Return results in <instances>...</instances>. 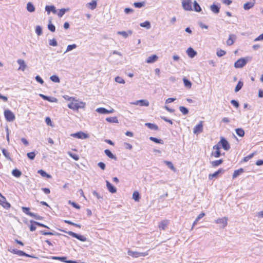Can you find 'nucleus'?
<instances>
[{
	"instance_id": "obj_1",
	"label": "nucleus",
	"mask_w": 263,
	"mask_h": 263,
	"mask_svg": "<svg viewBox=\"0 0 263 263\" xmlns=\"http://www.w3.org/2000/svg\"><path fill=\"white\" fill-rule=\"evenodd\" d=\"M59 230L68 234L70 236H71L72 237L76 238L81 241L84 242L87 240V238L83 235L78 234L72 231H66L61 229H59Z\"/></svg>"
},
{
	"instance_id": "obj_2",
	"label": "nucleus",
	"mask_w": 263,
	"mask_h": 263,
	"mask_svg": "<svg viewBox=\"0 0 263 263\" xmlns=\"http://www.w3.org/2000/svg\"><path fill=\"white\" fill-rule=\"evenodd\" d=\"M248 57L240 58L234 63V67L236 68H242L248 63Z\"/></svg>"
},
{
	"instance_id": "obj_3",
	"label": "nucleus",
	"mask_w": 263,
	"mask_h": 263,
	"mask_svg": "<svg viewBox=\"0 0 263 263\" xmlns=\"http://www.w3.org/2000/svg\"><path fill=\"white\" fill-rule=\"evenodd\" d=\"M4 116L8 122H12L15 119L14 114L9 109L5 110Z\"/></svg>"
},
{
	"instance_id": "obj_4",
	"label": "nucleus",
	"mask_w": 263,
	"mask_h": 263,
	"mask_svg": "<svg viewBox=\"0 0 263 263\" xmlns=\"http://www.w3.org/2000/svg\"><path fill=\"white\" fill-rule=\"evenodd\" d=\"M127 254L129 256L136 258L139 257H144L148 255V253L147 252H139L137 251H133L130 250H129L128 251Z\"/></svg>"
},
{
	"instance_id": "obj_5",
	"label": "nucleus",
	"mask_w": 263,
	"mask_h": 263,
	"mask_svg": "<svg viewBox=\"0 0 263 263\" xmlns=\"http://www.w3.org/2000/svg\"><path fill=\"white\" fill-rule=\"evenodd\" d=\"M182 6L184 10L186 11L192 10V0H182Z\"/></svg>"
},
{
	"instance_id": "obj_6",
	"label": "nucleus",
	"mask_w": 263,
	"mask_h": 263,
	"mask_svg": "<svg viewBox=\"0 0 263 263\" xmlns=\"http://www.w3.org/2000/svg\"><path fill=\"white\" fill-rule=\"evenodd\" d=\"M71 136L81 139H85L89 137L88 134L83 133V132H78L76 133L71 134Z\"/></svg>"
},
{
	"instance_id": "obj_7",
	"label": "nucleus",
	"mask_w": 263,
	"mask_h": 263,
	"mask_svg": "<svg viewBox=\"0 0 263 263\" xmlns=\"http://www.w3.org/2000/svg\"><path fill=\"white\" fill-rule=\"evenodd\" d=\"M218 144H220L222 148L225 151H228L230 148V146L228 141L223 137H221Z\"/></svg>"
},
{
	"instance_id": "obj_8",
	"label": "nucleus",
	"mask_w": 263,
	"mask_h": 263,
	"mask_svg": "<svg viewBox=\"0 0 263 263\" xmlns=\"http://www.w3.org/2000/svg\"><path fill=\"white\" fill-rule=\"evenodd\" d=\"M203 130V124H202V121H200V123L196 125L194 129H193V132L195 134H198L199 133H200Z\"/></svg>"
},
{
	"instance_id": "obj_9",
	"label": "nucleus",
	"mask_w": 263,
	"mask_h": 263,
	"mask_svg": "<svg viewBox=\"0 0 263 263\" xmlns=\"http://www.w3.org/2000/svg\"><path fill=\"white\" fill-rule=\"evenodd\" d=\"M224 170L222 168H219L218 171H216L213 174H210L209 175V179L210 180L213 179L214 178H217L218 177L219 174L223 173Z\"/></svg>"
},
{
	"instance_id": "obj_10",
	"label": "nucleus",
	"mask_w": 263,
	"mask_h": 263,
	"mask_svg": "<svg viewBox=\"0 0 263 263\" xmlns=\"http://www.w3.org/2000/svg\"><path fill=\"white\" fill-rule=\"evenodd\" d=\"M133 104L136 105H139L141 106H148L149 105V102L146 100H140L133 102Z\"/></svg>"
},
{
	"instance_id": "obj_11",
	"label": "nucleus",
	"mask_w": 263,
	"mask_h": 263,
	"mask_svg": "<svg viewBox=\"0 0 263 263\" xmlns=\"http://www.w3.org/2000/svg\"><path fill=\"white\" fill-rule=\"evenodd\" d=\"M96 111L101 114H108L113 112L114 110V109H111V110H107L103 107H99L96 109Z\"/></svg>"
},
{
	"instance_id": "obj_12",
	"label": "nucleus",
	"mask_w": 263,
	"mask_h": 263,
	"mask_svg": "<svg viewBox=\"0 0 263 263\" xmlns=\"http://www.w3.org/2000/svg\"><path fill=\"white\" fill-rule=\"evenodd\" d=\"M220 8V4H213L210 6V10L215 14L219 13Z\"/></svg>"
},
{
	"instance_id": "obj_13",
	"label": "nucleus",
	"mask_w": 263,
	"mask_h": 263,
	"mask_svg": "<svg viewBox=\"0 0 263 263\" xmlns=\"http://www.w3.org/2000/svg\"><path fill=\"white\" fill-rule=\"evenodd\" d=\"M213 149H215L216 151L215 152H212V155L214 156L216 158L220 157L221 156V153L220 151V147L218 145H215L213 146Z\"/></svg>"
},
{
	"instance_id": "obj_14",
	"label": "nucleus",
	"mask_w": 263,
	"mask_h": 263,
	"mask_svg": "<svg viewBox=\"0 0 263 263\" xmlns=\"http://www.w3.org/2000/svg\"><path fill=\"white\" fill-rule=\"evenodd\" d=\"M186 53L191 58H194L197 54V52L192 47H189L186 50Z\"/></svg>"
},
{
	"instance_id": "obj_15",
	"label": "nucleus",
	"mask_w": 263,
	"mask_h": 263,
	"mask_svg": "<svg viewBox=\"0 0 263 263\" xmlns=\"http://www.w3.org/2000/svg\"><path fill=\"white\" fill-rule=\"evenodd\" d=\"M106 183L107 190L109 192L112 194L116 193L117 189L111 183H110L108 180L106 181Z\"/></svg>"
},
{
	"instance_id": "obj_16",
	"label": "nucleus",
	"mask_w": 263,
	"mask_h": 263,
	"mask_svg": "<svg viewBox=\"0 0 263 263\" xmlns=\"http://www.w3.org/2000/svg\"><path fill=\"white\" fill-rule=\"evenodd\" d=\"M68 107L73 110H78L79 108H83V106H78V103L70 102L68 104Z\"/></svg>"
},
{
	"instance_id": "obj_17",
	"label": "nucleus",
	"mask_w": 263,
	"mask_h": 263,
	"mask_svg": "<svg viewBox=\"0 0 263 263\" xmlns=\"http://www.w3.org/2000/svg\"><path fill=\"white\" fill-rule=\"evenodd\" d=\"M39 96L44 100L48 101L50 102H57L58 101L57 99L54 97H50L43 94H40Z\"/></svg>"
},
{
	"instance_id": "obj_18",
	"label": "nucleus",
	"mask_w": 263,
	"mask_h": 263,
	"mask_svg": "<svg viewBox=\"0 0 263 263\" xmlns=\"http://www.w3.org/2000/svg\"><path fill=\"white\" fill-rule=\"evenodd\" d=\"M227 220H228V219L227 218L223 217V218H221L217 219V220H215V222L216 223L222 224V228H224L227 225V223H227Z\"/></svg>"
},
{
	"instance_id": "obj_19",
	"label": "nucleus",
	"mask_w": 263,
	"mask_h": 263,
	"mask_svg": "<svg viewBox=\"0 0 263 263\" xmlns=\"http://www.w3.org/2000/svg\"><path fill=\"white\" fill-rule=\"evenodd\" d=\"M236 40V36L235 34H231L229 35V38L227 41V44L228 46L233 45L234 41Z\"/></svg>"
},
{
	"instance_id": "obj_20",
	"label": "nucleus",
	"mask_w": 263,
	"mask_h": 263,
	"mask_svg": "<svg viewBox=\"0 0 263 263\" xmlns=\"http://www.w3.org/2000/svg\"><path fill=\"white\" fill-rule=\"evenodd\" d=\"M169 224V220H163L161 221L159 224V228L161 230H165L166 228Z\"/></svg>"
},
{
	"instance_id": "obj_21",
	"label": "nucleus",
	"mask_w": 263,
	"mask_h": 263,
	"mask_svg": "<svg viewBox=\"0 0 263 263\" xmlns=\"http://www.w3.org/2000/svg\"><path fill=\"white\" fill-rule=\"evenodd\" d=\"M158 59V56L156 54H153L151 56H149L148 57V58L146 60V63L151 64L155 63L157 61Z\"/></svg>"
},
{
	"instance_id": "obj_22",
	"label": "nucleus",
	"mask_w": 263,
	"mask_h": 263,
	"mask_svg": "<svg viewBox=\"0 0 263 263\" xmlns=\"http://www.w3.org/2000/svg\"><path fill=\"white\" fill-rule=\"evenodd\" d=\"M133 31L131 30H129L127 32L124 31L117 32L118 34L122 35L124 38H127L129 35H131Z\"/></svg>"
},
{
	"instance_id": "obj_23",
	"label": "nucleus",
	"mask_w": 263,
	"mask_h": 263,
	"mask_svg": "<svg viewBox=\"0 0 263 263\" xmlns=\"http://www.w3.org/2000/svg\"><path fill=\"white\" fill-rule=\"evenodd\" d=\"M17 62L20 65L18 70L24 71L27 66L25 64V61L23 60L19 59L17 60Z\"/></svg>"
},
{
	"instance_id": "obj_24",
	"label": "nucleus",
	"mask_w": 263,
	"mask_h": 263,
	"mask_svg": "<svg viewBox=\"0 0 263 263\" xmlns=\"http://www.w3.org/2000/svg\"><path fill=\"white\" fill-rule=\"evenodd\" d=\"M104 153L109 158L114 159L115 160H117V157L115 155H114L109 149H105L104 151Z\"/></svg>"
},
{
	"instance_id": "obj_25",
	"label": "nucleus",
	"mask_w": 263,
	"mask_h": 263,
	"mask_svg": "<svg viewBox=\"0 0 263 263\" xmlns=\"http://www.w3.org/2000/svg\"><path fill=\"white\" fill-rule=\"evenodd\" d=\"M45 10L48 14H49L50 12H52L53 13H56L57 12L55 7L53 5L46 6L45 7Z\"/></svg>"
},
{
	"instance_id": "obj_26",
	"label": "nucleus",
	"mask_w": 263,
	"mask_h": 263,
	"mask_svg": "<svg viewBox=\"0 0 263 263\" xmlns=\"http://www.w3.org/2000/svg\"><path fill=\"white\" fill-rule=\"evenodd\" d=\"M244 172V170L242 168H240L238 170L234 171L232 178L233 179L236 178L239 175H240L241 174Z\"/></svg>"
},
{
	"instance_id": "obj_27",
	"label": "nucleus",
	"mask_w": 263,
	"mask_h": 263,
	"mask_svg": "<svg viewBox=\"0 0 263 263\" xmlns=\"http://www.w3.org/2000/svg\"><path fill=\"white\" fill-rule=\"evenodd\" d=\"M27 10L29 12H33L35 11V7L31 2L27 4Z\"/></svg>"
},
{
	"instance_id": "obj_28",
	"label": "nucleus",
	"mask_w": 263,
	"mask_h": 263,
	"mask_svg": "<svg viewBox=\"0 0 263 263\" xmlns=\"http://www.w3.org/2000/svg\"><path fill=\"white\" fill-rule=\"evenodd\" d=\"M254 2H247L243 5V9L248 10L254 6Z\"/></svg>"
},
{
	"instance_id": "obj_29",
	"label": "nucleus",
	"mask_w": 263,
	"mask_h": 263,
	"mask_svg": "<svg viewBox=\"0 0 263 263\" xmlns=\"http://www.w3.org/2000/svg\"><path fill=\"white\" fill-rule=\"evenodd\" d=\"M145 125L151 129L156 130L158 129V126L156 124H155L153 123H146L145 124Z\"/></svg>"
},
{
	"instance_id": "obj_30",
	"label": "nucleus",
	"mask_w": 263,
	"mask_h": 263,
	"mask_svg": "<svg viewBox=\"0 0 263 263\" xmlns=\"http://www.w3.org/2000/svg\"><path fill=\"white\" fill-rule=\"evenodd\" d=\"M37 173L43 177H46L47 178H51L52 177L50 175L47 174L45 171H44L43 170H39L37 171Z\"/></svg>"
},
{
	"instance_id": "obj_31",
	"label": "nucleus",
	"mask_w": 263,
	"mask_h": 263,
	"mask_svg": "<svg viewBox=\"0 0 263 263\" xmlns=\"http://www.w3.org/2000/svg\"><path fill=\"white\" fill-rule=\"evenodd\" d=\"M12 174L13 176L18 178L20 177L22 175V172L21 171L17 168H15L12 170Z\"/></svg>"
},
{
	"instance_id": "obj_32",
	"label": "nucleus",
	"mask_w": 263,
	"mask_h": 263,
	"mask_svg": "<svg viewBox=\"0 0 263 263\" xmlns=\"http://www.w3.org/2000/svg\"><path fill=\"white\" fill-rule=\"evenodd\" d=\"M40 233L44 235H61V234L58 233L57 232H46L45 231H41Z\"/></svg>"
},
{
	"instance_id": "obj_33",
	"label": "nucleus",
	"mask_w": 263,
	"mask_h": 263,
	"mask_svg": "<svg viewBox=\"0 0 263 263\" xmlns=\"http://www.w3.org/2000/svg\"><path fill=\"white\" fill-rule=\"evenodd\" d=\"M87 6L91 10H94L97 7V1L95 0H93L91 2L88 3Z\"/></svg>"
},
{
	"instance_id": "obj_34",
	"label": "nucleus",
	"mask_w": 263,
	"mask_h": 263,
	"mask_svg": "<svg viewBox=\"0 0 263 263\" xmlns=\"http://www.w3.org/2000/svg\"><path fill=\"white\" fill-rule=\"evenodd\" d=\"M235 132H236V134L240 137H242L244 136L245 135V131L244 130L241 128H236L235 129Z\"/></svg>"
},
{
	"instance_id": "obj_35",
	"label": "nucleus",
	"mask_w": 263,
	"mask_h": 263,
	"mask_svg": "<svg viewBox=\"0 0 263 263\" xmlns=\"http://www.w3.org/2000/svg\"><path fill=\"white\" fill-rule=\"evenodd\" d=\"M194 10L198 12L201 11V8L196 1H194L193 3Z\"/></svg>"
},
{
	"instance_id": "obj_36",
	"label": "nucleus",
	"mask_w": 263,
	"mask_h": 263,
	"mask_svg": "<svg viewBox=\"0 0 263 263\" xmlns=\"http://www.w3.org/2000/svg\"><path fill=\"white\" fill-rule=\"evenodd\" d=\"M140 26L142 27L146 28V29H149L151 27V23L148 21L140 23Z\"/></svg>"
},
{
	"instance_id": "obj_37",
	"label": "nucleus",
	"mask_w": 263,
	"mask_h": 263,
	"mask_svg": "<svg viewBox=\"0 0 263 263\" xmlns=\"http://www.w3.org/2000/svg\"><path fill=\"white\" fill-rule=\"evenodd\" d=\"M22 209L23 212L24 213H25L26 214H27V215H29V216H30L31 217L32 215H33V213H32V212H30L29 208L23 206L22 208Z\"/></svg>"
},
{
	"instance_id": "obj_38",
	"label": "nucleus",
	"mask_w": 263,
	"mask_h": 263,
	"mask_svg": "<svg viewBox=\"0 0 263 263\" xmlns=\"http://www.w3.org/2000/svg\"><path fill=\"white\" fill-rule=\"evenodd\" d=\"M223 162L222 159H219L211 162V164L213 167H216L220 165Z\"/></svg>"
},
{
	"instance_id": "obj_39",
	"label": "nucleus",
	"mask_w": 263,
	"mask_h": 263,
	"mask_svg": "<svg viewBox=\"0 0 263 263\" xmlns=\"http://www.w3.org/2000/svg\"><path fill=\"white\" fill-rule=\"evenodd\" d=\"M184 85L187 88H191L192 86L191 82L185 78L183 79Z\"/></svg>"
},
{
	"instance_id": "obj_40",
	"label": "nucleus",
	"mask_w": 263,
	"mask_h": 263,
	"mask_svg": "<svg viewBox=\"0 0 263 263\" xmlns=\"http://www.w3.org/2000/svg\"><path fill=\"white\" fill-rule=\"evenodd\" d=\"M243 85V82L241 81H239L235 87V91L236 92L239 91L242 88Z\"/></svg>"
},
{
	"instance_id": "obj_41",
	"label": "nucleus",
	"mask_w": 263,
	"mask_h": 263,
	"mask_svg": "<svg viewBox=\"0 0 263 263\" xmlns=\"http://www.w3.org/2000/svg\"><path fill=\"white\" fill-rule=\"evenodd\" d=\"M69 8L65 9V8H62L61 9L59 12L58 13V15L59 17H62L64 14L66 13V12L69 11Z\"/></svg>"
},
{
	"instance_id": "obj_42",
	"label": "nucleus",
	"mask_w": 263,
	"mask_h": 263,
	"mask_svg": "<svg viewBox=\"0 0 263 263\" xmlns=\"http://www.w3.org/2000/svg\"><path fill=\"white\" fill-rule=\"evenodd\" d=\"M30 222L31 223H34V224H35V225H36L37 226L43 227V228H47V229H49V228L48 226L45 225L43 223H40L39 222H37V221H34V220H31L30 221Z\"/></svg>"
},
{
	"instance_id": "obj_43",
	"label": "nucleus",
	"mask_w": 263,
	"mask_h": 263,
	"mask_svg": "<svg viewBox=\"0 0 263 263\" xmlns=\"http://www.w3.org/2000/svg\"><path fill=\"white\" fill-rule=\"evenodd\" d=\"M50 79L51 81L55 83H60V79L59 77L57 75H52L50 77Z\"/></svg>"
},
{
	"instance_id": "obj_44",
	"label": "nucleus",
	"mask_w": 263,
	"mask_h": 263,
	"mask_svg": "<svg viewBox=\"0 0 263 263\" xmlns=\"http://www.w3.org/2000/svg\"><path fill=\"white\" fill-rule=\"evenodd\" d=\"M179 108L183 115H187L189 112V109L184 106H180Z\"/></svg>"
},
{
	"instance_id": "obj_45",
	"label": "nucleus",
	"mask_w": 263,
	"mask_h": 263,
	"mask_svg": "<svg viewBox=\"0 0 263 263\" xmlns=\"http://www.w3.org/2000/svg\"><path fill=\"white\" fill-rule=\"evenodd\" d=\"M133 198L136 201H138L140 198V195L138 192L135 191L133 194Z\"/></svg>"
},
{
	"instance_id": "obj_46",
	"label": "nucleus",
	"mask_w": 263,
	"mask_h": 263,
	"mask_svg": "<svg viewBox=\"0 0 263 263\" xmlns=\"http://www.w3.org/2000/svg\"><path fill=\"white\" fill-rule=\"evenodd\" d=\"M106 120L109 123H118V120L116 117L107 118Z\"/></svg>"
},
{
	"instance_id": "obj_47",
	"label": "nucleus",
	"mask_w": 263,
	"mask_h": 263,
	"mask_svg": "<svg viewBox=\"0 0 263 263\" xmlns=\"http://www.w3.org/2000/svg\"><path fill=\"white\" fill-rule=\"evenodd\" d=\"M149 139L156 143L163 144V141L161 139H158L153 137H149Z\"/></svg>"
},
{
	"instance_id": "obj_48",
	"label": "nucleus",
	"mask_w": 263,
	"mask_h": 263,
	"mask_svg": "<svg viewBox=\"0 0 263 263\" xmlns=\"http://www.w3.org/2000/svg\"><path fill=\"white\" fill-rule=\"evenodd\" d=\"M145 4V2H135L134 3V6L137 8H141L142 7L144 6Z\"/></svg>"
},
{
	"instance_id": "obj_49",
	"label": "nucleus",
	"mask_w": 263,
	"mask_h": 263,
	"mask_svg": "<svg viewBox=\"0 0 263 263\" xmlns=\"http://www.w3.org/2000/svg\"><path fill=\"white\" fill-rule=\"evenodd\" d=\"M51 258L53 260H59L64 262L66 261V259H67V257L64 256H51Z\"/></svg>"
},
{
	"instance_id": "obj_50",
	"label": "nucleus",
	"mask_w": 263,
	"mask_h": 263,
	"mask_svg": "<svg viewBox=\"0 0 263 263\" xmlns=\"http://www.w3.org/2000/svg\"><path fill=\"white\" fill-rule=\"evenodd\" d=\"M77 47V45L75 44L69 45H68L66 50L64 52V53H66L67 52L70 51L75 48H76Z\"/></svg>"
},
{
	"instance_id": "obj_51",
	"label": "nucleus",
	"mask_w": 263,
	"mask_h": 263,
	"mask_svg": "<svg viewBox=\"0 0 263 263\" xmlns=\"http://www.w3.org/2000/svg\"><path fill=\"white\" fill-rule=\"evenodd\" d=\"M48 29L52 32H54L55 31V27L54 25L51 23V21H50L48 25Z\"/></svg>"
},
{
	"instance_id": "obj_52",
	"label": "nucleus",
	"mask_w": 263,
	"mask_h": 263,
	"mask_svg": "<svg viewBox=\"0 0 263 263\" xmlns=\"http://www.w3.org/2000/svg\"><path fill=\"white\" fill-rule=\"evenodd\" d=\"M64 221V222H65L67 224H69L70 225L73 226H75V227L79 228H81L80 224L74 223L70 220H65Z\"/></svg>"
},
{
	"instance_id": "obj_53",
	"label": "nucleus",
	"mask_w": 263,
	"mask_h": 263,
	"mask_svg": "<svg viewBox=\"0 0 263 263\" xmlns=\"http://www.w3.org/2000/svg\"><path fill=\"white\" fill-rule=\"evenodd\" d=\"M2 153L3 154L8 160H11L10 154L9 152H7L6 149H5V148L2 149Z\"/></svg>"
},
{
	"instance_id": "obj_54",
	"label": "nucleus",
	"mask_w": 263,
	"mask_h": 263,
	"mask_svg": "<svg viewBox=\"0 0 263 263\" xmlns=\"http://www.w3.org/2000/svg\"><path fill=\"white\" fill-rule=\"evenodd\" d=\"M255 154V153H253L248 155L247 156L244 157L243 161L244 162L248 161L250 159H251V158H252L254 157Z\"/></svg>"
},
{
	"instance_id": "obj_55",
	"label": "nucleus",
	"mask_w": 263,
	"mask_h": 263,
	"mask_svg": "<svg viewBox=\"0 0 263 263\" xmlns=\"http://www.w3.org/2000/svg\"><path fill=\"white\" fill-rule=\"evenodd\" d=\"M35 32L39 36H40L42 34V28L40 26H37L36 27Z\"/></svg>"
},
{
	"instance_id": "obj_56",
	"label": "nucleus",
	"mask_w": 263,
	"mask_h": 263,
	"mask_svg": "<svg viewBox=\"0 0 263 263\" xmlns=\"http://www.w3.org/2000/svg\"><path fill=\"white\" fill-rule=\"evenodd\" d=\"M49 44L51 46L55 47L58 45V42L55 39H53L49 40Z\"/></svg>"
},
{
	"instance_id": "obj_57",
	"label": "nucleus",
	"mask_w": 263,
	"mask_h": 263,
	"mask_svg": "<svg viewBox=\"0 0 263 263\" xmlns=\"http://www.w3.org/2000/svg\"><path fill=\"white\" fill-rule=\"evenodd\" d=\"M164 163L171 170L175 171V168L171 161H164Z\"/></svg>"
},
{
	"instance_id": "obj_58",
	"label": "nucleus",
	"mask_w": 263,
	"mask_h": 263,
	"mask_svg": "<svg viewBox=\"0 0 263 263\" xmlns=\"http://www.w3.org/2000/svg\"><path fill=\"white\" fill-rule=\"evenodd\" d=\"M115 81L120 84H124L125 83L124 80L119 76L116 77L115 78Z\"/></svg>"
},
{
	"instance_id": "obj_59",
	"label": "nucleus",
	"mask_w": 263,
	"mask_h": 263,
	"mask_svg": "<svg viewBox=\"0 0 263 263\" xmlns=\"http://www.w3.org/2000/svg\"><path fill=\"white\" fill-rule=\"evenodd\" d=\"M27 156L30 160H33L35 157V154L33 152H30L27 153Z\"/></svg>"
},
{
	"instance_id": "obj_60",
	"label": "nucleus",
	"mask_w": 263,
	"mask_h": 263,
	"mask_svg": "<svg viewBox=\"0 0 263 263\" xmlns=\"http://www.w3.org/2000/svg\"><path fill=\"white\" fill-rule=\"evenodd\" d=\"M226 52L224 50H223L221 49L217 50V53H216L217 55L219 57L223 56L224 55L226 54Z\"/></svg>"
},
{
	"instance_id": "obj_61",
	"label": "nucleus",
	"mask_w": 263,
	"mask_h": 263,
	"mask_svg": "<svg viewBox=\"0 0 263 263\" xmlns=\"http://www.w3.org/2000/svg\"><path fill=\"white\" fill-rule=\"evenodd\" d=\"M93 195L97 198L98 199H102L103 197L101 196L98 192L96 191H93L92 192Z\"/></svg>"
},
{
	"instance_id": "obj_62",
	"label": "nucleus",
	"mask_w": 263,
	"mask_h": 263,
	"mask_svg": "<svg viewBox=\"0 0 263 263\" xmlns=\"http://www.w3.org/2000/svg\"><path fill=\"white\" fill-rule=\"evenodd\" d=\"M98 166L102 170H104L106 168V165L104 162H100L98 163Z\"/></svg>"
},
{
	"instance_id": "obj_63",
	"label": "nucleus",
	"mask_w": 263,
	"mask_h": 263,
	"mask_svg": "<svg viewBox=\"0 0 263 263\" xmlns=\"http://www.w3.org/2000/svg\"><path fill=\"white\" fill-rule=\"evenodd\" d=\"M35 79L37 82H39L41 84H43L44 83L43 80L39 76H36L35 78Z\"/></svg>"
},
{
	"instance_id": "obj_64",
	"label": "nucleus",
	"mask_w": 263,
	"mask_h": 263,
	"mask_svg": "<svg viewBox=\"0 0 263 263\" xmlns=\"http://www.w3.org/2000/svg\"><path fill=\"white\" fill-rule=\"evenodd\" d=\"M231 103L236 108H238L239 106V102L235 100H232L231 101Z\"/></svg>"
}]
</instances>
